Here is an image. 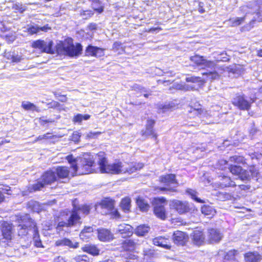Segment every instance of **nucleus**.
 Segmentation results:
<instances>
[{
	"label": "nucleus",
	"mask_w": 262,
	"mask_h": 262,
	"mask_svg": "<svg viewBox=\"0 0 262 262\" xmlns=\"http://www.w3.org/2000/svg\"><path fill=\"white\" fill-rule=\"evenodd\" d=\"M66 159L71 164L70 168L73 170V175H76V171L78 168V164L77 163V160L74 158L72 155H68L66 157Z\"/></svg>",
	"instance_id": "obj_37"
},
{
	"label": "nucleus",
	"mask_w": 262,
	"mask_h": 262,
	"mask_svg": "<svg viewBox=\"0 0 262 262\" xmlns=\"http://www.w3.org/2000/svg\"><path fill=\"white\" fill-rule=\"evenodd\" d=\"M220 186L222 187H235L236 186L235 183L228 176H223V181L220 183Z\"/></svg>",
	"instance_id": "obj_36"
},
{
	"label": "nucleus",
	"mask_w": 262,
	"mask_h": 262,
	"mask_svg": "<svg viewBox=\"0 0 262 262\" xmlns=\"http://www.w3.org/2000/svg\"><path fill=\"white\" fill-rule=\"evenodd\" d=\"M70 228L68 222H64L63 221L59 222L56 226V229L59 232H61L63 230L64 228Z\"/></svg>",
	"instance_id": "obj_47"
},
{
	"label": "nucleus",
	"mask_w": 262,
	"mask_h": 262,
	"mask_svg": "<svg viewBox=\"0 0 262 262\" xmlns=\"http://www.w3.org/2000/svg\"><path fill=\"white\" fill-rule=\"evenodd\" d=\"M38 121L41 126H46L49 123L54 122V120L53 119H47L46 117L41 116L38 118Z\"/></svg>",
	"instance_id": "obj_48"
},
{
	"label": "nucleus",
	"mask_w": 262,
	"mask_h": 262,
	"mask_svg": "<svg viewBox=\"0 0 262 262\" xmlns=\"http://www.w3.org/2000/svg\"><path fill=\"white\" fill-rule=\"evenodd\" d=\"M115 205V201L110 197L104 198L99 203V205L102 209H105L108 211L113 210Z\"/></svg>",
	"instance_id": "obj_27"
},
{
	"label": "nucleus",
	"mask_w": 262,
	"mask_h": 262,
	"mask_svg": "<svg viewBox=\"0 0 262 262\" xmlns=\"http://www.w3.org/2000/svg\"><path fill=\"white\" fill-rule=\"evenodd\" d=\"M212 71H208V72H205L202 73V75L206 76L207 78L210 80H215L219 79L220 77V75L219 74V73L217 72L216 69L220 70V68L217 67L216 65L215 66V69H212Z\"/></svg>",
	"instance_id": "obj_34"
},
{
	"label": "nucleus",
	"mask_w": 262,
	"mask_h": 262,
	"mask_svg": "<svg viewBox=\"0 0 262 262\" xmlns=\"http://www.w3.org/2000/svg\"><path fill=\"white\" fill-rule=\"evenodd\" d=\"M70 169L69 167L63 165L55 167L54 171L57 181L64 179L69 180L76 176V175H73V170L70 171Z\"/></svg>",
	"instance_id": "obj_10"
},
{
	"label": "nucleus",
	"mask_w": 262,
	"mask_h": 262,
	"mask_svg": "<svg viewBox=\"0 0 262 262\" xmlns=\"http://www.w3.org/2000/svg\"><path fill=\"white\" fill-rule=\"evenodd\" d=\"M14 226L12 224L4 221L1 226V240L3 243H9L13 237Z\"/></svg>",
	"instance_id": "obj_9"
},
{
	"label": "nucleus",
	"mask_w": 262,
	"mask_h": 262,
	"mask_svg": "<svg viewBox=\"0 0 262 262\" xmlns=\"http://www.w3.org/2000/svg\"><path fill=\"white\" fill-rule=\"evenodd\" d=\"M98 157L97 164L100 171L102 173H107L110 163H108L107 158L103 151H100L96 154Z\"/></svg>",
	"instance_id": "obj_15"
},
{
	"label": "nucleus",
	"mask_w": 262,
	"mask_h": 262,
	"mask_svg": "<svg viewBox=\"0 0 262 262\" xmlns=\"http://www.w3.org/2000/svg\"><path fill=\"white\" fill-rule=\"evenodd\" d=\"M109 215L113 219H119L121 218V215L118 210L114 208L113 210H109Z\"/></svg>",
	"instance_id": "obj_49"
},
{
	"label": "nucleus",
	"mask_w": 262,
	"mask_h": 262,
	"mask_svg": "<svg viewBox=\"0 0 262 262\" xmlns=\"http://www.w3.org/2000/svg\"><path fill=\"white\" fill-rule=\"evenodd\" d=\"M245 20V16L241 17H236L235 19L230 18L229 21L231 23V26L232 27L237 26L242 24H243Z\"/></svg>",
	"instance_id": "obj_45"
},
{
	"label": "nucleus",
	"mask_w": 262,
	"mask_h": 262,
	"mask_svg": "<svg viewBox=\"0 0 262 262\" xmlns=\"http://www.w3.org/2000/svg\"><path fill=\"white\" fill-rule=\"evenodd\" d=\"M20 57L18 56L12 55L10 58L12 62H18L20 61Z\"/></svg>",
	"instance_id": "obj_63"
},
{
	"label": "nucleus",
	"mask_w": 262,
	"mask_h": 262,
	"mask_svg": "<svg viewBox=\"0 0 262 262\" xmlns=\"http://www.w3.org/2000/svg\"><path fill=\"white\" fill-rule=\"evenodd\" d=\"M21 107L26 111H31L32 112L35 111L36 112H39L40 110L38 107L36 106L34 103L29 102H23L21 104Z\"/></svg>",
	"instance_id": "obj_38"
},
{
	"label": "nucleus",
	"mask_w": 262,
	"mask_h": 262,
	"mask_svg": "<svg viewBox=\"0 0 262 262\" xmlns=\"http://www.w3.org/2000/svg\"><path fill=\"white\" fill-rule=\"evenodd\" d=\"M169 222L171 224L176 227L183 226L186 225V222L180 217H171Z\"/></svg>",
	"instance_id": "obj_42"
},
{
	"label": "nucleus",
	"mask_w": 262,
	"mask_h": 262,
	"mask_svg": "<svg viewBox=\"0 0 262 262\" xmlns=\"http://www.w3.org/2000/svg\"><path fill=\"white\" fill-rule=\"evenodd\" d=\"M201 212L206 215H213L215 211L212 207L204 205L201 208Z\"/></svg>",
	"instance_id": "obj_43"
},
{
	"label": "nucleus",
	"mask_w": 262,
	"mask_h": 262,
	"mask_svg": "<svg viewBox=\"0 0 262 262\" xmlns=\"http://www.w3.org/2000/svg\"><path fill=\"white\" fill-rule=\"evenodd\" d=\"M93 228L91 226L84 227V228L81 230L80 232V236H86L85 235L86 233H90L93 232Z\"/></svg>",
	"instance_id": "obj_53"
},
{
	"label": "nucleus",
	"mask_w": 262,
	"mask_h": 262,
	"mask_svg": "<svg viewBox=\"0 0 262 262\" xmlns=\"http://www.w3.org/2000/svg\"><path fill=\"white\" fill-rule=\"evenodd\" d=\"M27 225H20L19 229L18 230V234L20 236H25L29 234V231L31 229H33V232H34L35 229L37 228V226L35 222L32 219L29 218L27 221Z\"/></svg>",
	"instance_id": "obj_16"
},
{
	"label": "nucleus",
	"mask_w": 262,
	"mask_h": 262,
	"mask_svg": "<svg viewBox=\"0 0 262 262\" xmlns=\"http://www.w3.org/2000/svg\"><path fill=\"white\" fill-rule=\"evenodd\" d=\"M105 49L103 48L89 45L85 49V56L99 58L104 56Z\"/></svg>",
	"instance_id": "obj_14"
},
{
	"label": "nucleus",
	"mask_w": 262,
	"mask_h": 262,
	"mask_svg": "<svg viewBox=\"0 0 262 262\" xmlns=\"http://www.w3.org/2000/svg\"><path fill=\"white\" fill-rule=\"evenodd\" d=\"M74 208L77 210L78 212L81 211L84 215L89 214L91 210L90 206L86 204L82 205L81 206H75Z\"/></svg>",
	"instance_id": "obj_44"
},
{
	"label": "nucleus",
	"mask_w": 262,
	"mask_h": 262,
	"mask_svg": "<svg viewBox=\"0 0 262 262\" xmlns=\"http://www.w3.org/2000/svg\"><path fill=\"white\" fill-rule=\"evenodd\" d=\"M255 100L253 98L249 101L245 95L237 93L233 98L231 103L239 110L249 111L251 107L252 103L254 102Z\"/></svg>",
	"instance_id": "obj_6"
},
{
	"label": "nucleus",
	"mask_w": 262,
	"mask_h": 262,
	"mask_svg": "<svg viewBox=\"0 0 262 262\" xmlns=\"http://www.w3.org/2000/svg\"><path fill=\"white\" fill-rule=\"evenodd\" d=\"M137 243L135 241L127 239L122 241L121 244V248L124 252H134L136 249Z\"/></svg>",
	"instance_id": "obj_24"
},
{
	"label": "nucleus",
	"mask_w": 262,
	"mask_h": 262,
	"mask_svg": "<svg viewBox=\"0 0 262 262\" xmlns=\"http://www.w3.org/2000/svg\"><path fill=\"white\" fill-rule=\"evenodd\" d=\"M88 28L91 31H94L97 29V25L95 23H91L88 25Z\"/></svg>",
	"instance_id": "obj_62"
},
{
	"label": "nucleus",
	"mask_w": 262,
	"mask_h": 262,
	"mask_svg": "<svg viewBox=\"0 0 262 262\" xmlns=\"http://www.w3.org/2000/svg\"><path fill=\"white\" fill-rule=\"evenodd\" d=\"M133 90L136 91L137 92H146V90H145V89L144 87L141 86L139 85L136 84L133 86Z\"/></svg>",
	"instance_id": "obj_57"
},
{
	"label": "nucleus",
	"mask_w": 262,
	"mask_h": 262,
	"mask_svg": "<svg viewBox=\"0 0 262 262\" xmlns=\"http://www.w3.org/2000/svg\"><path fill=\"white\" fill-rule=\"evenodd\" d=\"M229 160L234 163L242 164L243 165H245L247 163V159L243 156H232L230 157Z\"/></svg>",
	"instance_id": "obj_41"
},
{
	"label": "nucleus",
	"mask_w": 262,
	"mask_h": 262,
	"mask_svg": "<svg viewBox=\"0 0 262 262\" xmlns=\"http://www.w3.org/2000/svg\"><path fill=\"white\" fill-rule=\"evenodd\" d=\"M67 221L70 228L77 225H81L82 222L79 212H78L77 210L74 207L71 210L70 214Z\"/></svg>",
	"instance_id": "obj_18"
},
{
	"label": "nucleus",
	"mask_w": 262,
	"mask_h": 262,
	"mask_svg": "<svg viewBox=\"0 0 262 262\" xmlns=\"http://www.w3.org/2000/svg\"><path fill=\"white\" fill-rule=\"evenodd\" d=\"M143 255L144 256L150 257L154 255V251L151 249H147L143 250Z\"/></svg>",
	"instance_id": "obj_55"
},
{
	"label": "nucleus",
	"mask_w": 262,
	"mask_h": 262,
	"mask_svg": "<svg viewBox=\"0 0 262 262\" xmlns=\"http://www.w3.org/2000/svg\"><path fill=\"white\" fill-rule=\"evenodd\" d=\"M238 254L237 250H229L224 254L222 257V262H238L236 257Z\"/></svg>",
	"instance_id": "obj_25"
},
{
	"label": "nucleus",
	"mask_w": 262,
	"mask_h": 262,
	"mask_svg": "<svg viewBox=\"0 0 262 262\" xmlns=\"http://www.w3.org/2000/svg\"><path fill=\"white\" fill-rule=\"evenodd\" d=\"M128 166L125 168L123 172L128 174L133 173L136 171L140 170L144 167V164L140 162H130L127 163Z\"/></svg>",
	"instance_id": "obj_30"
},
{
	"label": "nucleus",
	"mask_w": 262,
	"mask_h": 262,
	"mask_svg": "<svg viewBox=\"0 0 262 262\" xmlns=\"http://www.w3.org/2000/svg\"><path fill=\"white\" fill-rule=\"evenodd\" d=\"M53 94L56 98L61 97V98L60 99V101L62 102H66L67 100L66 95H59L57 92H54Z\"/></svg>",
	"instance_id": "obj_60"
},
{
	"label": "nucleus",
	"mask_w": 262,
	"mask_h": 262,
	"mask_svg": "<svg viewBox=\"0 0 262 262\" xmlns=\"http://www.w3.org/2000/svg\"><path fill=\"white\" fill-rule=\"evenodd\" d=\"M91 116L88 114L81 115L78 114L73 118V121L75 122H81L82 120H86L90 118Z\"/></svg>",
	"instance_id": "obj_46"
},
{
	"label": "nucleus",
	"mask_w": 262,
	"mask_h": 262,
	"mask_svg": "<svg viewBox=\"0 0 262 262\" xmlns=\"http://www.w3.org/2000/svg\"><path fill=\"white\" fill-rule=\"evenodd\" d=\"M171 238L176 245L183 247L187 245L189 237L187 232L178 230L173 232Z\"/></svg>",
	"instance_id": "obj_12"
},
{
	"label": "nucleus",
	"mask_w": 262,
	"mask_h": 262,
	"mask_svg": "<svg viewBox=\"0 0 262 262\" xmlns=\"http://www.w3.org/2000/svg\"><path fill=\"white\" fill-rule=\"evenodd\" d=\"M123 171V164L119 160H116L114 163H111L107 171L108 174H119Z\"/></svg>",
	"instance_id": "obj_22"
},
{
	"label": "nucleus",
	"mask_w": 262,
	"mask_h": 262,
	"mask_svg": "<svg viewBox=\"0 0 262 262\" xmlns=\"http://www.w3.org/2000/svg\"><path fill=\"white\" fill-rule=\"evenodd\" d=\"M201 81V78L198 76H191L186 78V81L192 83L199 82Z\"/></svg>",
	"instance_id": "obj_54"
},
{
	"label": "nucleus",
	"mask_w": 262,
	"mask_h": 262,
	"mask_svg": "<svg viewBox=\"0 0 262 262\" xmlns=\"http://www.w3.org/2000/svg\"><path fill=\"white\" fill-rule=\"evenodd\" d=\"M94 12L91 10H86L81 12V15H87L90 17H92L94 15Z\"/></svg>",
	"instance_id": "obj_61"
},
{
	"label": "nucleus",
	"mask_w": 262,
	"mask_h": 262,
	"mask_svg": "<svg viewBox=\"0 0 262 262\" xmlns=\"http://www.w3.org/2000/svg\"><path fill=\"white\" fill-rule=\"evenodd\" d=\"M152 244L166 250H171L172 246L169 237L160 236L152 239Z\"/></svg>",
	"instance_id": "obj_17"
},
{
	"label": "nucleus",
	"mask_w": 262,
	"mask_h": 262,
	"mask_svg": "<svg viewBox=\"0 0 262 262\" xmlns=\"http://www.w3.org/2000/svg\"><path fill=\"white\" fill-rule=\"evenodd\" d=\"M112 50L117 53V55H121L124 53L125 51V47L123 46V43L118 41H115L112 47Z\"/></svg>",
	"instance_id": "obj_33"
},
{
	"label": "nucleus",
	"mask_w": 262,
	"mask_h": 262,
	"mask_svg": "<svg viewBox=\"0 0 262 262\" xmlns=\"http://www.w3.org/2000/svg\"><path fill=\"white\" fill-rule=\"evenodd\" d=\"M222 235L220 231L215 228H210L208 230V238L211 243H217L222 239Z\"/></svg>",
	"instance_id": "obj_23"
},
{
	"label": "nucleus",
	"mask_w": 262,
	"mask_h": 262,
	"mask_svg": "<svg viewBox=\"0 0 262 262\" xmlns=\"http://www.w3.org/2000/svg\"><path fill=\"white\" fill-rule=\"evenodd\" d=\"M12 9L15 10L16 12L23 13L25 10L26 8L22 5L15 4L12 6Z\"/></svg>",
	"instance_id": "obj_52"
},
{
	"label": "nucleus",
	"mask_w": 262,
	"mask_h": 262,
	"mask_svg": "<svg viewBox=\"0 0 262 262\" xmlns=\"http://www.w3.org/2000/svg\"><path fill=\"white\" fill-rule=\"evenodd\" d=\"M40 179V181H37L31 185L30 187L31 191H39L46 186L51 185L57 181L54 171L52 169L44 171L41 175Z\"/></svg>",
	"instance_id": "obj_4"
},
{
	"label": "nucleus",
	"mask_w": 262,
	"mask_h": 262,
	"mask_svg": "<svg viewBox=\"0 0 262 262\" xmlns=\"http://www.w3.org/2000/svg\"><path fill=\"white\" fill-rule=\"evenodd\" d=\"M155 124V120L148 118L146 121L145 129V130H142L141 132V135L142 137H144L145 138L150 137L158 142V135L154 128Z\"/></svg>",
	"instance_id": "obj_11"
},
{
	"label": "nucleus",
	"mask_w": 262,
	"mask_h": 262,
	"mask_svg": "<svg viewBox=\"0 0 262 262\" xmlns=\"http://www.w3.org/2000/svg\"><path fill=\"white\" fill-rule=\"evenodd\" d=\"M27 32L29 34L32 35L39 33V27L35 26H30L27 29Z\"/></svg>",
	"instance_id": "obj_51"
},
{
	"label": "nucleus",
	"mask_w": 262,
	"mask_h": 262,
	"mask_svg": "<svg viewBox=\"0 0 262 262\" xmlns=\"http://www.w3.org/2000/svg\"><path fill=\"white\" fill-rule=\"evenodd\" d=\"M54 245L56 247L66 246L72 249H77L79 246V242H73L70 239L67 237L56 241Z\"/></svg>",
	"instance_id": "obj_21"
},
{
	"label": "nucleus",
	"mask_w": 262,
	"mask_h": 262,
	"mask_svg": "<svg viewBox=\"0 0 262 262\" xmlns=\"http://www.w3.org/2000/svg\"><path fill=\"white\" fill-rule=\"evenodd\" d=\"M192 243L197 246L202 245L205 241V235L203 230L195 229L191 233Z\"/></svg>",
	"instance_id": "obj_19"
},
{
	"label": "nucleus",
	"mask_w": 262,
	"mask_h": 262,
	"mask_svg": "<svg viewBox=\"0 0 262 262\" xmlns=\"http://www.w3.org/2000/svg\"><path fill=\"white\" fill-rule=\"evenodd\" d=\"M190 60L193 67H199L201 69H215L216 66L214 61L207 60L203 56L197 54L191 56Z\"/></svg>",
	"instance_id": "obj_8"
},
{
	"label": "nucleus",
	"mask_w": 262,
	"mask_h": 262,
	"mask_svg": "<svg viewBox=\"0 0 262 262\" xmlns=\"http://www.w3.org/2000/svg\"><path fill=\"white\" fill-rule=\"evenodd\" d=\"M159 183L164 185L165 186H168L170 184H178L176 174L174 173H166L161 175L158 179ZM152 190L155 193H160V192L169 191L172 192H177L178 190L173 187H160L155 186L152 187Z\"/></svg>",
	"instance_id": "obj_3"
},
{
	"label": "nucleus",
	"mask_w": 262,
	"mask_h": 262,
	"mask_svg": "<svg viewBox=\"0 0 262 262\" xmlns=\"http://www.w3.org/2000/svg\"><path fill=\"white\" fill-rule=\"evenodd\" d=\"M244 260L246 262H259L261 255L257 251H249L244 254Z\"/></svg>",
	"instance_id": "obj_26"
},
{
	"label": "nucleus",
	"mask_w": 262,
	"mask_h": 262,
	"mask_svg": "<svg viewBox=\"0 0 262 262\" xmlns=\"http://www.w3.org/2000/svg\"><path fill=\"white\" fill-rule=\"evenodd\" d=\"M207 111L204 108L202 105L199 103H195L194 105L190 106L189 113L193 116L200 117L206 113Z\"/></svg>",
	"instance_id": "obj_28"
},
{
	"label": "nucleus",
	"mask_w": 262,
	"mask_h": 262,
	"mask_svg": "<svg viewBox=\"0 0 262 262\" xmlns=\"http://www.w3.org/2000/svg\"><path fill=\"white\" fill-rule=\"evenodd\" d=\"M95 165V160L93 158H84L80 160L76 176L86 174L93 172Z\"/></svg>",
	"instance_id": "obj_7"
},
{
	"label": "nucleus",
	"mask_w": 262,
	"mask_h": 262,
	"mask_svg": "<svg viewBox=\"0 0 262 262\" xmlns=\"http://www.w3.org/2000/svg\"><path fill=\"white\" fill-rule=\"evenodd\" d=\"M119 206L125 213L130 212L132 200L130 197L127 196L121 199Z\"/></svg>",
	"instance_id": "obj_31"
},
{
	"label": "nucleus",
	"mask_w": 262,
	"mask_h": 262,
	"mask_svg": "<svg viewBox=\"0 0 262 262\" xmlns=\"http://www.w3.org/2000/svg\"><path fill=\"white\" fill-rule=\"evenodd\" d=\"M149 227L145 225H140L136 227L135 233L138 236H143L148 232Z\"/></svg>",
	"instance_id": "obj_39"
},
{
	"label": "nucleus",
	"mask_w": 262,
	"mask_h": 262,
	"mask_svg": "<svg viewBox=\"0 0 262 262\" xmlns=\"http://www.w3.org/2000/svg\"><path fill=\"white\" fill-rule=\"evenodd\" d=\"M33 239L34 243V245L35 247L37 248L43 247V246L42 244V242L40 238L38 228L35 229L34 232L33 233Z\"/></svg>",
	"instance_id": "obj_40"
},
{
	"label": "nucleus",
	"mask_w": 262,
	"mask_h": 262,
	"mask_svg": "<svg viewBox=\"0 0 262 262\" xmlns=\"http://www.w3.org/2000/svg\"><path fill=\"white\" fill-rule=\"evenodd\" d=\"M43 140L53 139L57 137L56 135H52L50 133H47L42 135Z\"/></svg>",
	"instance_id": "obj_59"
},
{
	"label": "nucleus",
	"mask_w": 262,
	"mask_h": 262,
	"mask_svg": "<svg viewBox=\"0 0 262 262\" xmlns=\"http://www.w3.org/2000/svg\"><path fill=\"white\" fill-rule=\"evenodd\" d=\"M238 187L240 190L246 191L249 190L251 187L249 185L241 184L238 185Z\"/></svg>",
	"instance_id": "obj_64"
},
{
	"label": "nucleus",
	"mask_w": 262,
	"mask_h": 262,
	"mask_svg": "<svg viewBox=\"0 0 262 262\" xmlns=\"http://www.w3.org/2000/svg\"><path fill=\"white\" fill-rule=\"evenodd\" d=\"M51 30V27L48 24H46V25H45L42 27H39V32L40 31H42L43 32H47Z\"/></svg>",
	"instance_id": "obj_58"
},
{
	"label": "nucleus",
	"mask_w": 262,
	"mask_h": 262,
	"mask_svg": "<svg viewBox=\"0 0 262 262\" xmlns=\"http://www.w3.org/2000/svg\"><path fill=\"white\" fill-rule=\"evenodd\" d=\"M76 262H90L89 257L86 255H78L74 258Z\"/></svg>",
	"instance_id": "obj_50"
},
{
	"label": "nucleus",
	"mask_w": 262,
	"mask_h": 262,
	"mask_svg": "<svg viewBox=\"0 0 262 262\" xmlns=\"http://www.w3.org/2000/svg\"><path fill=\"white\" fill-rule=\"evenodd\" d=\"M54 42L50 40L46 42L42 39H37L32 42L31 47L38 50L41 53L49 54H57L59 56H67L70 57H78L82 53L83 47L79 42L74 43L71 37H67L60 40L53 48Z\"/></svg>",
	"instance_id": "obj_1"
},
{
	"label": "nucleus",
	"mask_w": 262,
	"mask_h": 262,
	"mask_svg": "<svg viewBox=\"0 0 262 262\" xmlns=\"http://www.w3.org/2000/svg\"><path fill=\"white\" fill-rule=\"evenodd\" d=\"M97 231L98 238L101 242H110L114 238V234L109 229L100 228L97 229Z\"/></svg>",
	"instance_id": "obj_20"
},
{
	"label": "nucleus",
	"mask_w": 262,
	"mask_h": 262,
	"mask_svg": "<svg viewBox=\"0 0 262 262\" xmlns=\"http://www.w3.org/2000/svg\"><path fill=\"white\" fill-rule=\"evenodd\" d=\"M81 250L83 252L89 253L93 256H97L99 254L100 250L98 247L93 244H88L84 245Z\"/></svg>",
	"instance_id": "obj_32"
},
{
	"label": "nucleus",
	"mask_w": 262,
	"mask_h": 262,
	"mask_svg": "<svg viewBox=\"0 0 262 262\" xmlns=\"http://www.w3.org/2000/svg\"><path fill=\"white\" fill-rule=\"evenodd\" d=\"M120 234L123 235V237H129L133 234V227L129 225H125L118 230Z\"/></svg>",
	"instance_id": "obj_35"
},
{
	"label": "nucleus",
	"mask_w": 262,
	"mask_h": 262,
	"mask_svg": "<svg viewBox=\"0 0 262 262\" xmlns=\"http://www.w3.org/2000/svg\"><path fill=\"white\" fill-rule=\"evenodd\" d=\"M167 201L164 196L154 198L151 202L153 207V213L158 219L164 221L167 217V214L165 205Z\"/></svg>",
	"instance_id": "obj_5"
},
{
	"label": "nucleus",
	"mask_w": 262,
	"mask_h": 262,
	"mask_svg": "<svg viewBox=\"0 0 262 262\" xmlns=\"http://www.w3.org/2000/svg\"><path fill=\"white\" fill-rule=\"evenodd\" d=\"M192 190L191 189H189L188 190H187V192L188 193H189V194H190L192 196V198L195 200L196 202H198V203H204V201H203L202 200H201V199L198 198L196 196V195L195 193H191V192L192 191Z\"/></svg>",
	"instance_id": "obj_56"
},
{
	"label": "nucleus",
	"mask_w": 262,
	"mask_h": 262,
	"mask_svg": "<svg viewBox=\"0 0 262 262\" xmlns=\"http://www.w3.org/2000/svg\"><path fill=\"white\" fill-rule=\"evenodd\" d=\"M228 169L232 175L237 176L243 181H249L251 178L257 177L259 173L258 169L254 165H250L248 169H245L241 166L230 164L228 166Z\"/></svg>",
	"instance_id": "obj_2"
},
{
	"label": "nucleus",
	"mask_w": 262,
	"mask_h": 262,
	"mask_svg": "<svg viewBox=\"0 0 262 262\" xmlns=\"http://www.w3.org/2000/svg\"><path fill=\"white\" fill-rule=\"evenodd\" d=\"M171 209H173L179 214H186L191 210V208L187 202L178 200H173L171 201Z\"/></svg>",
	"instance_id": "obj_13"
},
{
	"label": "nucleus",
	"mask_w": 262,
	"mask_h": 262,
	"mask_svg": "<svg viewBox=\"0 0 262 262\" xmlns=\"http://www.w3.org/2000/svg\"><path fill=\"white\" fill-rule=\"evenodd\" d=\"M135 202L140 211L147 212L149 210L150 205L143 197L140 195L138 196L136 198Z\"/></svg>",
	"instance_id": "obj_29"
}]
</instances>
